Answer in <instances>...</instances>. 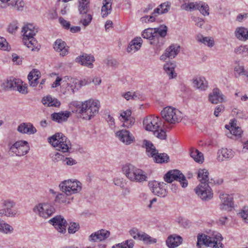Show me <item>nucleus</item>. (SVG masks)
Here are the masks:
<instances>
[{
    "mask_svg": "<svg viewBox=\"0 0 248 248\" xmlns=\"http://www.w3.org/2000/svg\"><path fill=\"white\" fill-rule=\"evenodd\" d=\"M143 125L146 130L153 132L154 135L158 139H166V133L163 129L164 124L160 117L153 115L147 116L143 121Z\"/></svg>",
    "mask_w": 248,
    "mask_h": 248,
    "instance_id": "1",
    "label": "nucleus"
},
{
    "mask_svg": "<svg viewBox=\"0 0 248 248\" xmlns=\"http://www.w3.org/2000/svg\"><path fill=\"white\" fill-rule=\"evenodd\" d=\"M122 170L126 178L131 181L141 183L147 181V176L145 172L132 164H125Z\"/></svg>",
    "mask_w": 248,
    "mask_h": 248,
    "instance_id": "2",
    "label": "nucleus"
},
{
    "mask_svg": "<svg viewBox=\"0 0 248 248\" xmlns=\"http://www.w3.org/2000/svg\"><path fill=\"white\" fill-rule=\"evenodd\" d=\"M197 239V246L199 248H202V246L203 245L212 248H222L223 247V245L221 242L222 237L221 235L218 233L213 234L212 236L202 234H199Z\"/></svg>",
    "mask_w": 248,
    "mask_h": 248,
    "instance_id": "3",
    "label": "nucleus"
},
{
    "mask_svg": "<svg viewBox=\"0 0 248 248\" xmlns=\"http://www.w3.org/2000/svg\"><path fill=\"white\" fill-rule=\"evenodd\" d=\"M22 32L23 33V42L24 45L31 51L36 49L39 50L37 42L33 37L37 32L34 27L32 24H27L23 27Z\"/></svg>",
    "mask_w": 248,
    "mask_h": 248,
    "instance_id": "4",
    "label": "nucleus"
},
{
    "mask_svg": "<svg viewBox=\"0 0 248 248\" xmlns=\"http://www.w3.org/2000/svg\"><path fill=\"white\" fill-rule=\"evenodd\" d=\"M48 141L57 150L63 153L68 152L71 147L70 140L61 133H56L49 138Z\"/></svg>",
    "mask_w": 248,
    "mask_h": 248,
    "instance_id": "5",
    "label": "nucleus"
},
{
    "mask_svg": "<svg viewBox=\"0 0 248 248\" xmlns=\"http://www.w3.org/2000/svg\"><path fill=\"white\" fill-rule=\"evenodd\" d=\"M99 107L98 101L89 99L82 103L79 113L82 114L84 119L90 120L98 112Z\"/></svg>",
    "mask_w": 248,
    "mask_h": 248,
    "instance_id": "6",
    "label": "nucleus"
},
{
    "mask_svg": "<svg viewBox=\"0 0 248 248\" xmlns=\"http://www.w3.org/2000/svg\"><path fill=\"white\" fill-rule=\"evenodd\" d=\"M161 115L163 119L169 124L179 123L182 119L181 111L171 107L165 108L161 111Z\"/></svg>",
    "mask_w": 248,
    "mask_h": 248,
    "instance_id": "7",
    "label": "nucleus"
},
{
    "mask_svg": "<svg viewBox=\"0 0 248 248\" xmlns=\"http://www.w3.org/2000/svg\"><path fill=\"white\" fill-rule=\"evenodd\" d=\"M60 189L67 195H71L80 192L82 188L81 183L76 180H67L62 181L59 185Z\"/></svg>",
    "mask_w": 248,
    "mask_h": 248,
    "instance_id": "8",
    "label": "nucleus"
},
{
    "mask_svg": "<svg viewBox=\"0 0 248 248\" xmlns=\"http://www.w3.org/2000/svg\"><path fill=\"white\" fill-rule=\"evenodd\" d=\"M164 180L170 183L173 180L178 181L182 186L184 188L187 186L188 183L185 175L178 170H173L169 171L164 176Z\"/></svg>",
    "mask_w": 248,
    "mask_h": 248,
    "instance_id": "9",
    "label": "nucleus"
},
{
    "mask_svg": "<svg viewBox=\"0 0 248 248\" xmlns=\"http://www.w3.org/2000/svg\"><path fill=\"white\" fill-rule=\"evenodd\" d=\"M198 196L202 201H207L213 198V193L209 183L200 184L194 189Z\"/></svg>",
    "mask_w": 248,
    "mask_h": 248,
    "instance_id": "10",
    "label": "nucleus"
},
{
    "mask_svg": "<svg viewBox=\"0 0 248 248\" xmlns=\"http://www.w3.org/2000/svg\"><path fill=\"white\" fill-rule=\"evenodd\" d=\"M33 211L39 216L46 218L54 213L55 208L50 203H42L36 205L33 208Z\"/></svg>",
    "mask_w": 248,
    "mask_h": 248,
    "instance_id": "11",
    "label": "nucleus"
},
{
    "mask_svg": "<svg viewBox=\"0 0 248 248\" xmlns=\"http://www.w3.org/2000/svg\"><path fill=\"white\" fill-rule=\"evenodd\" d=\"M10 151L16 155L21 156L26 155L30 150L28 142L25 140H19L15 142L10 148Z\"/></svg>",
    "mask_w": 248,
    "mask_h": 248,
    "instance_id": "12",
    "label": "nucleus"
},
{
    "mask_svg": "<svg viewBox=\"0 0 248 248\" xmlns=\"http://www.w3.org/2000/svg\"><path fill=\"white\" fill-rule=\"evenodd\" d=\"M148 186L152 192L158 196L164 197L167 195V185L156 181H150Z\"/></svg>",
    "mask_w": 248,
    "mask_h": 248,
    "instance_id": "13",
    "label": "nucleus"
},
{
    "mask_svg": "<svg viewBox=\"0 0 248 248\" xmlns=\"http://www.w3.org/2000/svg\"><path fill=\"white\" fill-rule=\"evenodd\" d=\"M2 205L3 208L0 210V215L1 216L15 217L16 216L17 211L12 209L15 205L14 202L8 200H4L2 202Z\"/></svg>",
    "mask_w": 248,
    "mask_h": 248,
    "instance_id": "14",
    "label": "nucleus"
},
{
    "mask_svg": "<svg viewBox=\"0 0 248 248\" xmlns=\"http://www.w3.org/2000/svg\"><path fill=\"white\" fill-rule=\"evenodd\" d=\"M168 28L166 26L162 25L160 26L158 28L154 29L155 36H157L156 39L157 44V50L160 49L161 47L163 46L164 43L163 38L166 36L167 33Z\"/></svg>",
    "mask_w": 248,
    "mask_h": 248,
    "instance_id": "15",
    "label": "nucleus"
},
{
    "mask_svg": "<svg viewBox=\"0 0 248 248\" xmlns=\"http://www.w3.org/2000/svg\"><path fill=\"white\" fill-rule=\"evenodd\" d=\"M186 10H199L204 16L209 15V8L207 4L202 2H190L186 7Z\"/></svg>",
    "mask_w": 248,
    "mask_h": 248,
    "instance_id": "16",
    "label": "nucleus"
},
{
    "mask_svg": "<svg viewBox=\"0 0 248 248\" xmlns=\"http://www.w3.org/2000/svg\"><path fill=\"white\" fill-rule=\"evenodd\" d=\"M95 61L94 57L91 54L84 53L77 57L75 59L76 62L81 65L88 67L90 68L93 67V62Z\"/></svg>",
    "mask_w": 248,
    "mask_h": 248,
    "instance_id": "17",
    "label": "nucleus"
},
{
    "mask_svg": "<svg viewBox=\"0 0 248 248\" xmlns=\"http://www.w3.org/2000/svg\"><path fill=\"white\" fill-rule=\"evenodd\" d=\"M219 198L222 202L220 205V209L222 210L231 211L233 207L232 197L228 194L220 193Z\"/></svg>",
    "mask_w": 248,
    "mask_h": 248,
    "instance_id": "18",
    "label": "nucleus"
},
{
    "mask_svg": "<svg viewBox=\"0 0 248 248\" xmlns=\"http://www.w3.org/2000/svg\"><path fill=\"white\" fill-rule=\"evenodd\" d=\"M55 229L60 232H66V220L61 216H57L50 220Z\"/></svg>",
    "mask_w": 248,
    "mask_h": 248,
    "instance_id": "19",
    "label": "nucleus"
},
{
    "mask_svg": "<svg viewBox=\"0 0 248 248\" xmlns=\"http://www.w3.org/2000/svg\"><path fill=\"white\" fill-rule=\"evenodd\" d=\"M116 134L119 139L126 145L130 144L135 140L132 134L129 131L126 130H120Z\"/></svg>",
    "mask_w": 248,
    "mask_h": 248,
    "instance_id": "20",
    "label": "nucleus"
},
{
    "mask_svg": "<svg viewBox=\"0 0 248 248\" xmlns=\"http://www.w3.org/2000/svg\"><path fill=\"white\" fill-rule=\"evenodd\" d=\"M110 234L109 231L105 230H101L91 234L89 238L90 241H101L107 238Z\"/></svg>",
    "mask_w": 248,
    "mask_h": 248,
    "instance_id": "21",
    "label": "nucleus"
},
{
    "mask_svg": "<svg viewBox=\"0 0 248 248\" xmlns=\"http://www.w3.org/2000/svg\"><path fill=\"white\" fill-rule=\"evenodd\" d=\"M53 47L55 50L60 53L62 56H64L68 53L69 47L66 46L65 42L61 39H57L54 43Z\"/></svg>",
    "mask_w": 248,
    "mask_h": 248,
    "instance_id": "22",
    "label": "nucleus"
},
{
    "mask_svg": "<svg viewBox=\"0 0 248 248\" xmlns=\"http://www.w3.org/2000/svg\"><path fill=\"white\" fill-rule=\"evenodd\" d=\"M208 99L212 104H216L223 101V95L218 88H215L209 94Z\"/></svg>",
    "mask_w": 248,
    "mask_h": 248,
    "instance_id": "23",
    "label": "nucleus"
},
{
    "mask_svg": "<svg viewBox=\"0 0 248 248\" xmlns=\"http://www.w3.org/2000/svg\"><path fill=\"white\" fill-rule=\"evenodd\" d=\"M17 131L22 134H33L37 132L36 128L30 123H23L19 124Z\"/></svg>",
    "mask_w": 248,
    "mask_h": 248,
    "instance_id": "24",
    "label": "nucleus"
},
{
    "mask_svg": "<svg viewBox=\"0 0 248 248\" xmlns=\"http://www.w3.org/2000/svg\"><path fill=\"white\" fill-rule=\"evenodd\" d=\"M183 241L182 238L176 234H173L169 236L166 241V245L170 248H174L178 247L182 244Z\"/></svg>",
    "mask_w": 248,
    "mask_h": 248,
    "instance_id": "25",
    "label": "nucleus"
},
{
    "mask_svg": "<svg viewBox=\"0 0 248 248\" xmlns=\"http://www.w3.org/2000/svg\"><path fill=\"white\" fill-rule=\"evenodd\" d=\"M154 34V29L148 28L144 30L142 36L144 38L150 40V44L155 46L157 49L156 39H157V36H155Z\"/></svg>",
    "mask_w": 248,
    "mask_h": 248,
    "instance_id": "26",
    "label": "nucleus"
},
{
    "mask_svg": "<svg viewBox=\"0 0 248 248\" xmlns=\"http://www.w3.org/2000/svg\"><path fill=\"white\" fill-rule=\"evenodd\" d=\"M41 77L40 71L37 69H33L29 74L28 79L31 86L36 87L38 83V79Z\"/></svg>",
    "mask_w": 248,
    "mask_h": 248,
    "instance_id": "27",
    "label": "nucleus"
},
{
    "mask_svg": "<svg viewBox=\"0 0 248 248\" xmlns=\"http://www.w3.org/2000/svg\"><path fill=\"white\" fill-rule=\"evenodd\" d=\"M142 40L140 37H137L132 40L129 44L127 51L129 53H133L138 51L140 48Z\"/></svg>",
    "mask_w": 248,
    "mask_h": 248,
    "instance_id": "28",
    "label": "nucleus"
},
{
    "mask_svg": "<svg viewBox=\"0 0 248 248\" xmlns=\"http://www.w3.org/2000/svg\"><path fill=\"white\" fill-rule=\"evenodd\" d=\"M12 81L11 90L17 91L23 94L27 93V88L22 85V81L20 79L13 78Z\"/></svg>",
    "mask_w": 248,
    "mask_h": 248,
    "instance_id": "29",
    "label": "nucleus"
},
{
    "mask_svg": "<svg viewBox=\"0 0 248 248\" xmlns=\"http://www.w3.org/2000/svg\"><path fill=\"white\" fill-rule=\"evenodd\" d=\"M217 159L219 161H223L225 159L232 158L233 154L232 150L227 148H222L217 152Z\"/></svg>",
    "mask_w": 248,
    "mask_h": 248,
    "instance_id": "30",
    "label": "nucleus"
},
{
    "mask_svg": "<svg viewBox=\"0 0 248 248\" xmlns=\"http://www.w3.org/2000/svg\"><path fill=\"white\" fill-rule=\"evenodd\" d=\"M70 112L69 111L54 112L51 115L53 121L60 123L66 121L69 117Z\"/></svg>",
    "mask_w": 248,
    "mask_h": 248,
    "instance_id": "31",
    "label": "nucleus"
},
{
    "mask_svg": "<svg viewBox=\"0 0 248 248\" xmlns=\"http://www.w3.org/2000/svg\"><path fill=\"white\" fill-rule=\"evenodd\" d=\"M176 67V64L174 62H167L164 65V69L170 79H172L177 76V74L174 71Z\"/></svg>",
    "mask_w": 248,
    "mask_h": 248,
    "instance_id": "32",
    "label": "nucleus"
},
{
    "mask_svg": "<svg viewBox=\"0 0 248 248\" xmlns=\"http://www.w3.org/2000/svg\"><path fill=\"white\" fill-rule=\"evenodd\" d=\"M170 4L169 2H165L159 5L153 12V15L157 16L159 15L167 13L170 9Z\"/></svg>",
    "mask_w": 248,
    "mask_h": 248,
    "instance_id": "33",
    "label": "nucleus"
},
{
    "mask_svg": "<svg viewBox=\"0 0 248 248\" xmlns=\"http://www.w3.org/2000/svg\"><path fill=\"white\" fill-rule=\"evenodd\" d=\"M143 147L146 148L147 154L149 156L152 157L155 155L156 153H157V150L150 141L144 140L143 143Z\"/></svg>",
    "mask_w": 248,
    "mask_h": 248,
    "instance_id": "34",
    "label": "nucleus"
},
{
    "mask_svg": "<svg viewBox=\"0 0 248 248\" xmlns=\"http://www.w3.org/2000/svg\"><path fill=\"white\" fill-rule=\"evenodd\" d=\"M42 103L48 107H58L60 106V102L56 98H53L50 95H47L43 98L42 100Z\"/></svg>",
    "mask_w": 248,
    "mask_h": 248,
    "instance_id": "35",
    "label": "nucleus"
},
{
    "mask_svg": "<svg viewBox=\"0 0 248 248\" xmlns=\"http://www.w3.org/2000/svg\"><path fill=\"white\" fill-rule=\"evenodd\" d=\"M194 86L201 90H205L207 88V82L203 77H198L193 80Z\"/></svg>",
    "mask_w": 248,
    "mask_h": 248,
    "instance_id": "36",
    "label": "nucleus"
},
{
    "mask_svg": "<svg viewBox=\"0 0 248 248\" xmlns=\"http://www.w3.org/2000/svg\"><path fill=\"white\" fill-rule=\"evenodd\" d=\"M236 37L239 40L245 41L248 39V29L244 27H239L235 31Z\"/></svg>",
    "mask_w": 248,
    "mask_h": 248,
    "instance_id": "37",
    "label": "nucleus"
},
{
    "mask_svg": "<svg viewBox=\"0 0 248 248\" xmlns=\"http://www.w3.org/2000/svg\"><path fill=\"white\" fill-rule=\"evenodd\" d=\"M209 172L208 170L205 169H200L198 171V176L200 181V184L202 183H212V179L211 181H209L208 178Z\"/></svg>",
    "mask_w": 248,
    "mask_h": 248,
    "instance_id": "38",
    "label": "nucleus"
},
{
    "mask_svg": "<svg viewBox=\"0 0 248 248\" xmlns=\"http://www.w3.org/2000/svg\"><path fill=\"white\" fill-rule=\"evenodd\" d=\"M180 47L177 45H172L166 49L168 58L170 59L174 58L179 52Z\"/></svg>",
    "mask_w": 248,
    "mask_h": 248,
    "instance_id": "39",
    "label": "nucleus"
},
{
    "mask_svg": "<svg viewBox=\"0 0 248 248\" xmlns=\"http://www.w3.org/2000/svg\"><path fill=\"white\" fill-rule=\"evenodd\" d=\"M78 10L80 14H87L90 9L89 0H79Z\"/></svg>",
    "mask_w": 248,
    "mask_h": 248,
    "instance_id": "40",
    "label": "nucleus"
},
{
    "mask_svg": "<svg viewBox=\"0 0 248 248\" xmlns=\"http://www.w3.org/2000/svg\"><path fill=\"white\" fill-rule=\"evenodd\" d=\"M14 232V228L9 225V224L6 223L2 220L0 219V232L7 234H11Z\"/></svg>",
    "mask_w": 248,
    "mask_h": 248,
    "instance_id": "41",
    "label": "nucleus"
},
{
    "mask_svg": "<svg viewBox=\"0 0 248 248\" xmlns=\"http://www.w3.org/2000/svg\"><path fill=\"white\" fill-rule=\"evenodd\" d=\"M197 40L199 42L203 44L210 47L213 46L215 44L214 40L212 37H204L202 35H198L197 36Z\"/></svg>",
    "mask_w": 248,
    "mask_h": 248,
    "instance_id": "42",
    "label": "nucleus"
},
{
    "mask_svg": "<svg viewBox=\"0 0 248 248\" xmlns=\"http://www.w3.org/2000/svg\"><path fill=\"white\" fill-rule=\"evenodd\" d=\"M112 0H105L101 9L103 17L107 16L111 11V3Z\"/></svg>",
    "mask_w": 248,
    "mask_h": 248,
    "instance_id": "43",
    "label": "nucleus"
},
{
    "mask_svg": "<svg viewBox=\"0 0 248 248\" xmlns=\"http://www.w3.org/2000/svg\"><path fill=\"white\" fill-rule=\"evenodd\" d=\"M190 156L196 162L198 163H202L204 160L203 154L194 148L191 150Z\"/></svg>",
    "mask_w": 248,
    "mask_h": 248,
    "instance_id": "44",
    "label": "nucleus"
},
{
    "mask_svg": "<svg viewBox=\"0 0 248 248\" xmlns=\"http://www.w3.org/2000/svg\"><path fill=\"white\" fill-rule=\"evenodd\" d=\"M153 158L154 161L157 163H163L168 162L169 160V156L165 153L155 154V155L154 156L152 157Z\"/></svg>",
    "mask_w": 248,
    "mask_h": 248,
    "instance_id": "45",
    "label": "nucleus"
},
{
    "mask_svg": "<svg viewBox=\"0 0 248 248\" xmlns=\"http://www.w3.org/2000/svg\"><path fill=\"white\" fill-rule=\"evenodd\" d=\"M11 6L17 11H23L25 6L24 0H13L11 1Z\"/></svg>",
    "mask_w": 248,
    "mask_h": 248,
    "instance_id": "46",
    "label": "nucleus"
},
{
    "mask_svg": "<svg viewBox=\"0 0 248 248\" xmlns=\"http://www.w3.org/2000/svg\"><path fill=\"white\" fill-rule=\"evenodd\" d=\"M67 195L65 193H58L57 194L55 201L59 203L69 204L70 203V199L67 198Z\"/></svg>",
    "mask_w": 248,
    "mask_h": 248,
    "instance_id": "47",
    "label": "nucleus"
},
{
    "mask_svg": "<svg viewBox=\"0 0 248 248\" xmlns=\"http://www.w3.org/2000/svg\"><path fill=\"white\" fill-rule=\"evenodd\" d=\"M134 243V241L132 239L127 240L121 243L113 246L112 248H133Z\"/></svg>",
    "mask_w": 248,
    "mask_h": 248,
    "instance_id": "48",
    "label": "nucleus"
},
{
    "mask_svg": "<svg viewBox=\"0 0 248 248\" xmlns=\"http://www.w3.org/2000/svg\"><path fill=\"white\" fill-rule=\"evenodd\" d=\"M80 15H81V16L79 21L80 23L84 27L88 26L92 20V15L90 14H87V13Z\"/></svg>",
    "mask_w": 248,
    "mask_h": 248,
    "instance_id": "49",
    "label": "nucleus"
},
{
    "mask_svg": "<svg viewBox=\"0 0 248 248\" xmlns=\"http://www.w3.org/2000/svg\"><path fill=\"white\" fill-rule=\"evenodd\" d=\"M234 52L237 55H241L243 57L248 56V46H240L234 49Z\"/></svg>",
    "mask_w": 248,
    "mask_h": 248,
    "instance_id": "50",
    "label": "nucleus"
},
{
    "mask_svg": "<svg viewBox=\"0 0 248 248\" xmlns=\"http://www.w3.org/2000/svg\"><path fill=\"white\" fill-rule=\"evenodd\" d=\"M140 240H142L145 243L147 244H151L155 243L157 241L155 238H154L150 236L144 232L141 233Z\"/></svg>",
    "mask_w": 248,
    "mask_h": 248,
    "instance_id": "51",
    "label": "nucleus"
},
{
    "mask_svg": "<svg viewBox=\"0 0 248 248\" xmlns=\"http://www.w3.org/2000/svg\"><path fill=\"white\" fill-rule=\"evenodd\" d=\"M177 222L179 225L185 228H188L190 226V222L188 220L183 217L178 218Z\"/></svg>",
    "mask_w": 248,
    "mask_h": 248,
    "instance_id": "52",
    "label": "nucleus"
},
{
    "mask_svg": "<svg viewBox=\"0 0 248 248\" xmlns=\"http://www.w3.org/2000/svg\"><path fill=\"white\" fill-rule=\"evenodd\" d=\"M232 114L233 116L240 119L244 118L245 117L244 112L241 109L238 108L233 109L232 111Z\"/></svg>",
    "mask_w": 248,
    "mask_h": 248,
    "instance_id": "53",
    "label": "nucleus"
},
{
    "mask_svg": "<svg viewBox=\"0 0 248 248\" xmlns=\"http://www.w3.org/2000/svg\"><path fill=\"white\" fill-rule=\"evenodd\" d=\"M234 75L235 77L238 78L241 75H244L246 70L244 69V66L237 65L234 68Z\"/></svg>",
    "mask_w": 248,
    "mask_h": 248,
    "instance_id": "54",
    "label": "nucleus"
},
{
    "mask_svg": "<svg viewBox=\"0 0 248 248\" xmlns=\"http://www.w3.org/2000/svg\"><path fill=\"white\" fill-rule=\"evenodd\" d=\"M243 133V131L239 127H237L232 129H230V135L234 136L237 138H240Z\"/></svg>",
    "mask_w": 248,
    "mask_h": 248,
    "instance_id": "55",
    "label": "nucleus"
},
{
    "mask_svg": "<svg viewBox=\"0 0 248 248\" xmlns=\"http://www.w3.org/2000/svg\"><path fill=\"white\" fill-rule=\"evenodd\" d=\"M122 96H123L127 100H129L131 99L133 100H136L137 99L139 98L135 93H132L131 92H128L127 93H123Z\"/></svg>",
    "mask_w": 248,
    "mask_h": 248,
    "instance_id": "56",
    "label": "nucleus"
},
{
    "mask_svg": "<svg viewBox=\"0 0 248 248\" xmlns=\"http://www.w3.org/2000/svg\"><path fill=\"white\" fill-rule=\"evenodd\" d=\"M17 29V22L16 21H14L9 25L7 31L10 33H14L16 32Z\"/></svg>",
    "mask_w": 248,
    "mask_h": 248,
    "instance_id": "57",
    "label": "nucleus"
},
{
    "mask_svg": "<svg viewBox=\"0 0 248 248\" xmlns=\"http://www.w3.org/2000/svg\"><path fill=\"white\" fill-rule=\"evenodd\" d=\"M79 229V225L78 223L72 222L70 223L68 231L69 233H74Z\"/></svg>",
    "mask_w": 248,
    "mask_h": 248,
    "instance_id": "58",
    "label": "nucleus"
},
{
    "mask_svg": "<svg viewBox=\"0 0 248 248\" xmlns=\"http://www.w3.org/2000/svg\"><path fill=\"white\" fill-rule=\"evenodd\" d=\"M239 214L244 221L246 223H248V207H244Z\"/></svg>",
    "mask_w": 248,
    "mask_h": 248,
    "instance_id": "59",
    "label": "nucleus"
},
{
    "mask_svg": "<svg viewBox=\"0 0 248 248\" xmlns=\"http://www.w3.org/2000/svg\"><path fill=\"white\" fill-rule=\"evenodd\" d=\"M12 79L13 78H10L2 83L1 87L3 89L5 90H11L13 84Z\"/></svg>",
    "mask_w": 248,
    "mask_h": 248,
    "instance_id": "60",
    "label": "nucleus"
},
{
    "mask_svg": "<svg viewBox=\"0 0 248 248\" xmlns=\"http://www.w3.org/2000/svg\"><path fill=\"white\" fill-rule=\"evenodd\" d=\"M113 182L115 185L118 186L121 188H124L126 185L125 180H124L123 178H115L113 180Z\"/></svg>",
    "mask_w": 248,
    "mask_h": 248,
    "instance_id": "61",
    "label": "nucleus"
},
{
    "mask_svg": "<svg viewBox=\"0 0 248 248\" xmlns=\"http://www.w3.org/2000/svg\"><path fill=\"white\" fill-rule=\"evenodd\" d=\"M129 233L135 239H140L141 233L139 232L136 228H133L129 231Z\"/></svg>",
    "mask_w": 248,
    "mask_h": 248,
    "instance_id": "62",
    "label": "nucleus"
},
{
    "mask_svg": "<svg viewBox=\"0 0 248 248\" xmlns=\"http://www.w3.org/2000/svg\"><path fill=\"white\" fill-rule=\"evenodd\" d=\"M154 15H153V13L152 15L148 16H143L140 18V20L142 23H147V22H154L155 20V17Z\"/></svg>",
    "mask_w": 248,
    "mask_h": 248,
    "instance_id": "63",
    "label": "nucleus"
},
{
    "mask_svg": "<svg viewBox=\"0 0 248 248\" xmlns=\"http://www.w3.org/2000/svg\"><path fill=\"white\" fill-rule=\"evenodd\" d=\"M105 62L108 66L113 67H117L119 64L118 62L113 59H107L105 60Z\"/></svg>",
    "mask_w": 248,
    "mask_h": 248,
    "instance_id": "64",
    "label": "nucleus"
}]
</instances>
